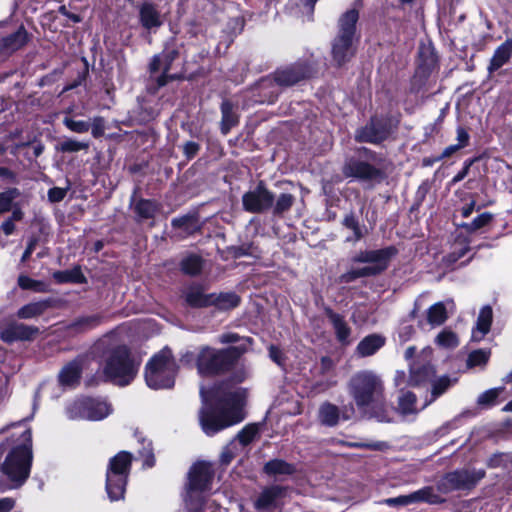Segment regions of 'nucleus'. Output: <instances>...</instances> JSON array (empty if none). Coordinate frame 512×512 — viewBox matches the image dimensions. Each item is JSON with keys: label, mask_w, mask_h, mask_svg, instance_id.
I'll list each match as a JSON object with an SVG mask.
<instances>
[{"label": "nucleus", "mask_w": 512, "mask_h": 512, "mask_svg": "<svg viewBox=\"0 0 512 512\" xmlns=\"http://www.w3.org/2000/svg\"><path fill=\"white\" fill-rule=\"evenodd\" d=\"M200 394L203 407L199 413V420L206 435L212 436L244 420L246 389L224 383L212 392L201 388Z\"/></svg>", "instance_id": "1"}, {"label": "nucleus", "mask_w": 512, "mask_h": 512, "mask_svg": "<svg viewBox=\"0 0 512 512\" xmlns=\"http://www.w3.org/2000/svg\"><path fill=\"white\" fill-rule=\"evenodd\" d=\"M348 390L359 408L371 407V417L379 422L393 420L392 409L382 406L384 386L375 372L362 370L355 373L349 381Z\"/></svg>", "instance_id": "2"}, {"label": "nucleus", "mask_w": 512, "mask_h": 512, "mask_svg": "<svg viewBox=\"0 0 512 512\" xmlns=\"http://www.w3.org/2000/svg\"><path fill=\"white\" fill-rule=\"evenodd\" d=\"M19 443L9 452L1 466V471L17 488L24 484L30 475L32 465V433L25 428L17 439Z\"/></svg>", "instance_id": "3"}, {"label": "nucleus", "mask_w": 512, "mask_h": 512, "mask_svg": "<svg viewBox=\"0 0 512 512\" xmlns=\"http://www.w3.org/2000/svg\"><path fill=\"white\" fill-rule=\"evenodd\" d=\"M140 362L131 357L126 346L110 350L106 356L103 373L107 380L118 386L129 385L135 378Z\"/></svg>", "instance_id": "4"}, {"label": "nucleus", "mask_w": 512, "mask_h": 512, "mask_svg": "<svg viewBox=\"0 0 512 512\" xmlns=\"http://www.w3.org/2000/svg\"><path fill=\"white\" fill-rule=\"evenodd\" d=\"M358 18V11L350 9L339 19V31L332 43V58L338 66L348 62L355 54L354 35Z\"/></svg>", "instance_id": "5"}, {"label": "nucleus", "mask_w": 512, "mask_h": 512, "mask_svg": "<svg viewBox=\"0 0 512 512\" xmlns=\"http://www.w3.org/2000/svg\"><path fill=\"white\" fill-rule=\"evenodd\" d=\"M177 366L171 351L163 349L146 365L145 380L152 389H167L174 385Z\"/></svg>", "instance_id": "6"}, {"label": "nucleus", "mask_w": 512, "mask_h": 512, "mask_svg": "<svg viewBox=\"0 0 512 512\" xmlns=\"http://www.w3.org/2000/svg\"><path fill=\"white\" fill-rule=\"evenodd\" d=\"M244 351L238 347L215 349L204 346L200 349L196 365L201 375H214L229 369L233 361Z\"/></svg>", "instance_id": "7"}, {"label": "nucleus", "mask_w": 512, "mask_h": 512, "mask_svg": "<svg viewBox=\"0 0 512 512\" xmlns=\"http://www.w3.org/2000/svg\"><path fill=\"white\" fill-rule=\"evenodd\" d=\"M132 456L121 451L110 459L106 472V492L111 501L123 499Z\"/></svg>", "instance_id": "8"}, {"label": "nucleus", "mask_w": 512, "mask_h": 512, "mask_svg": "<svg viewBox=\"0 0 512 512\" xmlns=\"http://www.w3.org/2000/svg\"><path fill=\"white\" fill-rule=\"evenodd\" d=\"M485 476L482 469H460L445 474L437 483V489L444 494L455 490H470Z\"/></svg>", "instance_id": "9"}, {"label": "nucleus", "mask_w": 512, "mask_h": 512, "mask_svg": "<svg viewBox=\"0 0 512 512\" xmlns=\"http://www.w3.org/2000/svg\"><path fill=\"white\" fill-rule=\"evenodd\" d=\"M112 408L105 400L85 398L74 401L67 407L70 419L83 418L88 420H102L111 414Z\"/></svg>", "instance_id": "10"}, {"label": "nucleus", "mask_w": 512, "mask_h": 512, "mask_svg": "<svg viewBox=\"0 0 512 512\" xmlns=\"http://www.w3.org/2000/svg\"><path fill=\"white\" fill-rule=\"evenodd\" d=\"M395 253L396 250L394 247H386L379 250L360 251L353 257V262L371 264L370 266H366L364 268L370 271L369 275L372 276L385 270L388 266L390 258Z\"/></svg>", "instance_id": "11"}, {"label": "nucleus", "mask_w": 512, "mask_h": 512, "mask_svg": "<svg viewBox=\"0 0 512 512\" xmlns=\"http://www.w3.org/2000/svg\"><path fill=\"white\" fill-rule=\"evenodd\" d=\"M273 201V194L266 189L262 182L242 197L243 208L250 213H261L271 208Z\"/></svg>", "instance_id": "12"}, {"label": "nucleus", "mask_w": 512, "mask_h": 512, "mask_svg": "<svg viewBox=\"0 0 512 512\" xmlns=\"http://www.w3.org/2000/svg\"><path fill=\"white\" fill-rule=\"evenodd\" d=\"M213 478V470L209 463L198 462L194 464L189 472L188 494L203 492L210 488Z\"/></svg>", "instance_id": "13"}, {"label": "nucleus", "mask_w": 512, "mask_h": 512, "mask_svg": "<svg viewBox=\"0 0 512 512\" xmlns=\"http://www.w3.org/2000/svg\"><path fill=\"white\" fill-rule=\"evenodd\" d=\"M39 333L36 326L12 322L0 331V339L6 343L32 341Z\"/></svg>", "instance_id": "14"}, {"label": "nucleus", "mask_w": 512, "mask_h": 512, "mask_svg": "<svg viewBox=\"0 0 512 512\" xmlns=\"http://www.w3.org/2000/svg\"><path fill=\"white\" fill-rule=\"evenodd\" d=\"M85 362L84 357H77L65 364L58 373L59 385L64 389L75 388L80 382Z\"/></svg>", "instance_id": "15"}, {"label": "nucleus", "mask_w": 512, "mask_h": 512, "mask_svg": "<svg viewBox=\"0 0 512 512\" xmlns=\"http://www.w3.org/2000/svg\"><path fill=\"white\" fill-rule=\"evenodd\" d=\"M285 495V488L272 485L264 488L254 502L256 510L261 512H271L281 506L280 500Z\"/></svg>", "instance_id": "16"}, {"label": "nucleus", "mask_w": 512, "mask_h": 512, "mask_svg": "<svg viewBox=\"0 0 512 512\" xmlns=\"http://www.w3.org/2000/svg\"><path fill=\"white\" fill-rule=\"evenodd\" d=\"M343 174L359 180H373L380 177L381 172L367 162L350 158L343 166Z\"/></svg>", "instance_id": "17"}, {"label": "nucleus", "mask_w": 512, "mask_h": 512, "mask_svg": "<svg viewBox=\"0 0 512 512\" xmlns=\"http://www.w3.org/2000/svg\"><path fill=\"white\" fill-rule=\"evenodd\" d=\"M354 412L352 405L345 406L340 413L336 405L325 402L319 407L318 419L322 425L333 427L338 424L340 417L343 420H348L353 416Z\"/></svg>", "instance_id": "18"}, {"label": "nucleus", "mask_w": 512, "mask_h": 512, "mask_svg": "<svg viewBox=\"0 0 512 512\" xmlns=\"http://www.w3.org/2000/svg\"><path fill=\"white\" fill-rule=\"evenodd\" d=\"M164 21L165 17L156 4L146 1L139 6V22L145 30L155 32Z\"/></svg>", "instance_id": "19"}, {"label": "nucleus", "mask_w": 512, "mask_h": 512, "mask_svg": "<svg viewBox=\"0 0 512 512\" xmlns=\"http://www.w3.org/2000/svg\"><path fill=\"white\" fill-rule=\"evenodd\" d=\"M389 130L386 125L378 119H372L369 124L360 129L356 139L360 142L379 143L387 138Z\"/></svg>", "instance_id": "20"}, {"label": "nucleus", "mask_w": 512, "mask_h": 512, "mask_svg": "<svg viewBox=\"0 0 512 512\" xmlns=\"http://www.w3.org/2000/svg\"><path fill=\"white\" fill-rule=\"evenodd\" d=\"M308 75L307 69L303 65H296L282 70H278L274 76V82L281 87H288L296 84Z\"/></svg>", "instance_id": "21"}, {"label": "nucleus", "mask_w": 512, "mask_h": 512, "mask_svg": "<svg viewBox=\"0 0 512 512\" xmlns=\"http://www.w3.org/2000/svg\"><path fill=\"white\" fill-rule=\"evenodd\" d=\"M386 343V338L377 333L365 336L357 345L355 354L358 357H369L377 353Z\"/></svg>", "instance_id": "22"}, {"label": "nucleus", "mask_w": 512, "mask_h": 512, "mask_svg": "<svg viewBox=\"0 0 512 512\" xmlns=\"http://www.w3.org/2000/svg\"><path fill=\"white\" fill-rule=\"evenodd\" d=\"M435 374L434 368L429 362H420L419 360L410 365L409 385L418 386L430 381Z\"/></svg>", "instance_id": "23"}, {"label": "nucleus", "mask_w": 512, "mask_h": 512, "mask_svg": "<svg viewBox=\"0 0 512 512\" xmlns=\"http://www.w3.org/2000/svg\"><path fill=\"white\" fill-rule=\"evenodd\" d=\"M28 35L23 27L7 36L0 35V54H8L20 49L27 42Z\"/></svg>", "instance_id": "24"}, {"label": "nucleus", "mask_w": 512, "mask_h": 512, "mask_svg": "<svg viewBox=\"0 0 512 512\" xmlns=\"http://www.w3.org/2000/svg\"><path fill=\"white\" fill-rule=\"evenodd\" d=\"M186 303L195 308H203L211 306L212 293H205L203 287L199 285H191L184 292Z\"/></svg>", "instance_id": "25"}, {"label": "nucleus", "mask_w": 512, "mask_h": 512, "mask_svg": "<svg viewBox=\"0 0 512 512\" xmlns=\"http://www.w3.org/2000/svg\"><path fill=\"white\" fill-rule=\"evenodd\" d=\"M327 316L333 326L338 342L342 345L350 344L351 328L344 317L332 310H327Z\"/></svg>", "instance_id": "26"}, {"label": "nucleus", "mask_w": 512, "mask_h": 512, "mask_svg": "<svg viewBox=\"0 0 512 512\" xmlns=\"http://www.w3.org/2000/svg\"><path fill=\"white\" fill-rule=\"evenodd\" d=\"M511 56L512 38H508L495 50L490 60L488 71L490 73L497 71L510 60Z\"/></svg>", "instance_id": "27"}, {"label": "nucleus", "mask_w": 512, "mask_h": 512, "mask_svg": "<svg viewBox=\"0 0 512 512\" xmlns=\"http://www.w3.org/2000/svg\"><path fill=\"white\" fill-rule=\"evenodd\" d=\"M427 405L428 402H425L420 408H418L416 404V396L410 391H404L401 389L398 397V411L401 415L407 416L416 414Z\"/></svg>", "instance_id": "28"}, {"label": "nucleus", "mask_w": 512, "mask_h": 512, "mask_svg": "<svg viewBox=\"0 0 512 512\" xmlns=\"http://www.w3.org/2000/svg\"><path fill=\"white\" fill-rule=\"evenodd\" d=\"M176 52L172 51L166 56H155L150 64V70L152 73L159 71L161 68H163V74L158 77L157 84L159 87L166 85L167 83V72L169 70V65L172 62V60L175 58Z\"/></svg>", "instance_id": "29"}, {"label": "nucleus", "mask_w": 512, "mask_h": 512, "mask_svg": "<svg viewBox=\"0 0 512 512\" xmlns=\"http://www.w3.org/2000/svg\"><path fill=\"white\" fill-rule=\"evenodd\" d=\"M50 305V300H41L28 303L17 311V317L20 319L35 318L42 315L50 307Z\"/></svg>", "instance_id": "30"}, {"label": "nucleus", "mask_w": 512, "mask_h": 512, "mask_svg": "<svg viewBox=\"0 0 512 512\" xmlns=\"http://www.w3.org/2000/svg\"><path fill=\"white\" fill-rule=\"evenodd\" d=\"M447 306L452 307L453 302L447 301L444 302H437L434 305H432L428 311H427V321L432 326H439L443 324L448 315H447Z\"/></svg>", "instance_id": "31"}, {"label": "nucleus", "mask_w": 512, "mask_h": 512, "mask_svg": "<svg viewBox=\"0 0 512 512\" xmlns=\"http://www.w3.org/2000/svg\"><path fill=\"white\" fill-rule=\"evenodd\" d=\"M240 303V297L234 292L212 293L211 306L219 310H229L237 307Z\"/></svg>", "instance_id": "32"}, {"label": "nucleus", "mask_w": 512, "mask_h": 512, "mask_svg": "<svg viewBox=\"0 0 512 512\" xmlns=\"http://www.w3.org/2000/svg\"><path fill=\"white\" fill-rule=\"evenodd\" d=\"M492 309L490 306H484L479 313L476 330L473 331V338L475 340H480L485 334H487L490 330L491 322H492Z\"/></svg>", "instance_id": "33"}, {"label": "nucleus", "mask_w": 512, "mask_h": 512, "mask_svg": "<svg viewBox=\"0 0 512 512\" xmlns=\"http://www.w3.org/2000/svg\"><path fill=\"white\" fill-rule=\"evenodd\" d=\"M222 120L221 130L223 134H228L232 127L238 123V116L233 111V105L230 101L224 100L221 104Z\"/></svg>", "instance_id": "34"}, {"label": "nucleus", "mask_w": 512, "mask_h": 512, "mask_svg": "<svg viewBox=\"0 0 512 512\" xmlns=\"http://www.w3.org/2000/svg\"><path fill=\"white\" fill-rule=\"evenodd\" d=\"M101 319V316L97 314L81 316L75 319L69 328L76 333L85 332L98 326L101 323Z\"/></svg>", "instance_id": "35"}, {"label": "nucleus", "mask_w": 512, "mask_h": 512, "mask_svg": "<svg viewBox=\"0 0 512 512\" xmlns=\"http://www.w3.org/2000/svg\"><path fill=\"white\" fill-rule=\"evenodd\" d=\"M294 471L293 465L280 459L271 460L264 465V472L269 476L290 475Z\"/></svg>", "instance_id": "36"}, {"label": "nucleus", "mask_w": 512, "mask_h": 512, "mask_svg": "<svg viewBox=\"0 0 512 512\" xmlns=\"http://www.w3.org/2000/svg\"><path fill=\"white\" fill-rule=\"evenodd\" d=\"M413 503L427 502L430 504H437L443 502V499L434 492L430 486L419 489L411 493Z\"/></svg>", "instance_id": "37"}, {"label": "nucleus", "mask_w": 512, "mask_h": 512, "mask_svg": "<svg viewBox=\"0 0 512 512\" xmlns=\"http://www.w3.org/2000/svg\"><path fill=\"white\" fill-rule=\"evenodd\" d=\"M171 224L174 228L182 229L187 234H191L198 229V220L192 215L174 218Z\"/></svg>", "instance_id": "38"}, {"label": "nucleus", "mask_w": 512, "mask_h": 512, "mask_svg": "<svg viewBox=\"0 0 512 512\" xmlns=\"http://www.w3.org/2000/svg\"><path fill=\"white\" fill-rule=\"evenodd\" d=\"M18 285L24 290H32L40 293L48 292L47 284L42 281L34 280L26 275H20L18 277Z\"/></svg>", "instance_id": "39"}, {"label": "nucleus", "mask_w": 512, "mask_h": 512, "mask_svg": "<svg viewBox=\"0 0 512 512\" xmlns=\"http://www.w3.org/2000/svg\"><path fill=\"white\" fill-rule=\"evenodd\" d=\"M435 342L438 346L447 349H453L459 344L457 335L449 329L442 330L437 335Z\"/></svg>", "instance_id": "40"}, {"label": "nucleus", "mask_w": 512, "mask_h": 512, "mask_svg": "<svg viewBox=\"0 0 512 512\" xmlns=\"http://www.w3.org/2000/svg\"><path fill=\"white\" fill-rule=\"evenodd\" d=\"M20 192L17 188H9L0 192V214L9 212L12 208L13 201L18 198Z\"/></svg>", "instance_id": "41"}, {"label": "nucleus", "mask_w": 512, "mask_h": 512, "mask_svg": "<svg viewBox=\"0 0 512 512\" xmlns=\"http://www.w3.org/2000/svg\"><path fill=\"white\" fill-rule=\"evenodd\" d=\"M88 148H89L88 142H81V141H77V140L71 139V138L63 140L56 146V150L63 152V153H66V152L73 153V152H78L81 150H88Z\"/></svg>", "instance_id": "42"}, {"label": "nucleus", "mask_w": 512, "mask_h": 512, "mask_svg": "<svg viewBox=\"0 0 512 512\" xmlns=\"http://www.w3.org/2000/svg\"><path fill=\"white\" fill-rule=\"evenodd\" d=\"M182 271L189 275H196L201 271L202 261L197 255H189L181 261Z\"/></svg>", "instance_id": "43"}, {"label": "nucleus", "mask_w": 512, "mask_h": 512, "mask_svg": "<svg viewBox=\"0 0 512 512\" xmlns=\"http://www.w3.org/2000/svg\"><path fill=\"white\" fill-rule=\"evenodd\" d=\"M157 206L151 200H140L135 205V211L141 219H149L154 217Z\"/></svg>", "instance_id": "44"}, {"label": "nucleus", "mask_w": 512, "mask_h": 512, "mask_svg": "<svg viewBox=\"0 0 512 512\" xmlns=\"http://www.w3.org/2000/svg\"><path fill=\"white\" fill-rule=\"evenodd\" d=\"M258 434V426L255 424H250L245 426L236 436L237 444L239 443L242 446H246L250 444L256 435Z\"/></svg>", "instance_id": "45"}, {"label": "nucleus", "mask_w": 512, "mask_h": 512, "mask_svg": "<svg viewBox=\"0 0 512 512\" xmlns=\"http://www.w3.org/2000/svg\"><path fill=\"white\" fill-rule=\"evenodd\" d=\"M294 196L288 193H282L279 195V197L276 199V202L273 206V212L274 214H282L286 211H288L293 203H294Z\"/></svg>", "instance_id": "46"}, {"label": "nucleus", "mask_w": 512, "mask_h": 512, "mask_svg": "<svg viewBox=\"0 0 512 512\" xmlns=\"http://www.w3.org/2000/svg\"><path fill=\"white\" fill-rule=\"evenodd\" d=\"M53 278L58 283H68V282H81V273L78 269L74 270H66V271H56L53 273Z\"/></svg>", "instance_id": "47"}, {"label": "nucleus", "mask_w": 512, "mask_h": 512, "mask_svg": "<svg viewBox=\"0 0 512 512\" xmlns=\"http://www.w3.org/2000/svg\"><path fill=\"white\" fill-rule=\"evenodd\" d=\"M503 390L502 387L489 389L479 395L477 403L481 406H492Z\"/></svg>", "instance_id": "48"}, {"label": "nucleus", "mask_w": 512, "mask_h": 512, "mask_svg": "<svg viewBox=\"0 0 512 512\" xmlns=\"http://www.w3.org/2000/svg\"><path fill=\"white\" fill-rule=\"evenodd\" d=\"M343 225L353 232V237H348V241H358L362 238V232L359 227L358 220L353 214L345 216L343 220Z\"/></svg>", "instance_id": "49"}, {"label": "nucleus", "mask_w": 512, "mask_h": 512, "mask_svg": "<svg viewBox=\"0 0 512 512\" xmlns=\"http://www.w3.org/2000/svg\"><path fill=\"white\" fill-rule=\"evenodd\" d=\"M492 217L491 213L485 212L477 216L471 223L463 224L462 227H464L467 232L472 233L487 225L492 220Z\"/></svg>", "instance_id": "50"}, {"label": "nucleus", "mask_w": 512, "mask_h": 512, "mask_svg": "<svg viewBox=\"0 0 512 512\" xmlns=\"http://www.w3.org/2000/svg\"><path fill=\"white\" fill-rule=\"evenodd\" d=\"M452 385V381L446 377L443 376L436 381L433 382L432 385V393H431V399L429 403L434 401L437 397L442 395L450 386Z\"/></svg>", "instance_id": "51"}, {"label": "nucleus", "mask_w": 512, "mask_h": 512, "mask_svg": "<svg viewBox=\"0 0 512 512\" xmlns=\"http://www.w3.org/2000/svg\"><path fill=\"white\" fill-rule=\"evenodd\" d=\"M317 0H290L289 6L297 8L302 15L310 17L313 14Z\"/></svg>", "instance_id": "52"}, {"label": "nucleus", "mask_w": 512, "mask_h": 512, "mask_svg": "<svg viewBox=\"0 0 512 512\" xmlns=\"http://www.w3.org/2000/svg\"><path fill=\"white\" fill-rule=\"evenodd\" d=\"M490 353L485 350H476L469 354L467 364L469 367L483 366L487 363Z\"/></svg>", "instance_id": "53"}, {"label": "nucleus", "mask_w": 512, "mask_h": 512, "mask_svg": "<svg viewBox=\"0 0 512 512\" xmlns=\"http://www.w3.org/2000/svg\"><path fill=\"white\" fill-rule=\"evenodd\" d=\"M64 125L75 133H85L90 129V123L82 120H75L73 118L65 117L63 120Z\"/></svg>", "instance_id": "54"}, {"label": "nucleus", "mask_w": 512, "mask_h": 512, "mask_svg": "<svg viewBox=\"0 0 512 512\" xmlns=\"http://www.w3.org/2000/svg\"><path fill=\"white\" fill-rule=\"evenodd\" d=\"M237 450V442L235 440L231 441L222 451L220 460L223 464H229L234 458Z\"/></svg>", "instance_id": "55"}, {"label": "nucleus", "mask_w": 512, "mask_h": 512, "mask_svg": "<svg viewBox=\"0 0 512 512\" xmlns=\"http://www.w3.org/2000/svg\"><path fill=\"white\" fill-rule=\"evenodd\" d=\"M369 272L367 269H365L364 267L363 268H358V269H352L346 273H344L342 276H341V280L345 283H349V282H352L354 281L355 279L357 278H361V277H366V276H370L369 275Z\"/></svg>", "instance_id": "56"}, {"label": "nucleus", "mask_w": 512, "mask_h": 512, "mask_svg": "<svg viewBox=\"0 0 512 512\" xmlns=\"http://www.w3.org/2000/svg\"><path fill=\"white\" fill-rule=\"evenodd\" d=\"M91 133L93 137L99 138L105 132V120L103 117L97 116L92 119L90 123Z\"/></svg>", "instance_id": "57"}, {"label": "nucleus", "mask_w": 512, "mask_h": 512, "mask_svg": "<svg viewBox=\"0 0 512 512\" xmlns=\"http://www.w3.org/2000/svg\"><path fill=\"white\" fill-rule=\"evenodd\" d=\"M140 455L144 459V466L152 467L154 465V454L149 441L147 443H143V449L140 451Z\"/></svg>", "instance_id": "58"}, {"label": "nucleus", "mask_w": 512, "mask_h": 512, "mask_svg": "<svg viewBox=\"0 0 512 512\" xmlns=\"http://www.w3.org/2000/svg\"><path fill=\"white\" fill-rule=\"evenodd\" d=\"M385 503L390 506H395V505L405 506V505L412 504L413 501H412L411 494H408V495H401V496H398L395 498H388L385 500Z\"/></svg>", "instance_id": "59"}, {"label": "nucleus", "mask_w": 512, "mask_h": 512, "mask_svg": "<svg viewBox=\"0 0 512 512\" xmlns=\"http://www.w3.org/2000/svg\"><path fill=\"white\" fill-rule=\"evenodd\" d=\"M67 194V189L54 187L48 191V198L51 202H60Z\"/></svg>", "instance_id": "60"}, {"label": "nucleus", "mask_w": 512, "mask_h": 512, "mask_svg": "<svg viewBox=\"0 0 512 512\" xmlns=\"http://www.w3.org/2000/svg\"><path fill=\"white\" fill-rule=\"evenodd\" d=\"M249 374V370L245 366H239L233 372L232 381L235 383H241L248 378Z\"/></svg>", "instance_id": "61"}, {"label": "nucleus", "mask_w": 512, "mask_h": 512, "mask_svg": "<svg viewBox=\"0 0 512 512\" xmlns=\"http://www.w3.org/2000/svg\"><path fill=\"white\" fill-rule=\"evenodd\" d=\"M457 141H458V145L460 146V148H464L468 145V142H469V134L467 133V131L462 128V127H458L457 128Z\"/></svg>", "instance_id": "62"}, {"label": "nucleus", "mask_w": 512, "mask_h": 512, "mask_svg": "<svg viewBox=\"0 0 512 512\" xmlns=\"http://www.w3.org/2000/svg\"><path fill=\"white\" fill-rule=\"evenodd\" d=\"M184 153L188 158H192L199 150V145L195 142H187L183 147Z\"/></svg>", "instance_id": "63"}, {"label": "nucleus", "mask_w": 512, "mask_h": 512, "mask_svg": "<svg viewBox=\"0 0 512 512\" xmlns=\"http://www.w3.org/2000/svg\"><path fill=\"white\" fill-rule=\"evenodd\" d=\"M15 505L12 498L5 497L0 499V512H10Z\"/></svg>", "instance_id": "64"}]
</instances>
